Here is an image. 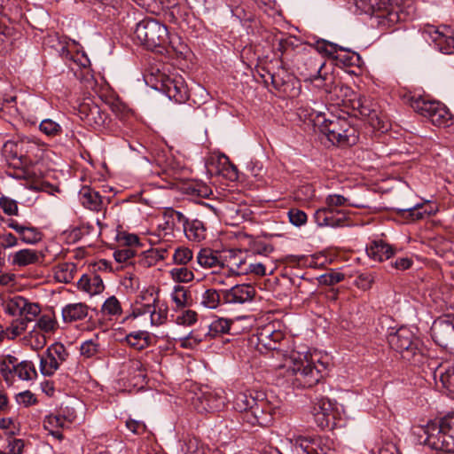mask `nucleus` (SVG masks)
I'll list each match as a JSON object with an SVG mask.
<instances>
[{
  "label": "nucleus",
  "instance_id": "f257e3e1",
  "mask_svg": "<svg viewBox=\"0 0 454 454\" xmlns=\"http://www.w3.org/2000/svg\"><path fill=\"white\" fill-rule=\"evenodd\" d=\"M287 366L290 381L294 388L316 387L315 394L325 393L326 386L322 381L327 364L320 360L316 364L309 360L307 355L301 356L299 353H293L290 357V364Z\"/></svg>",
  "mask_w": 454,
  "mask_h": 454
},
{
  "label": "nucleus",
  "instance_id": "f03ea898",
  "mask_svg": "<svg viewBox=\"0 0 454 454\" xmlns=\"http://www.w3.org/2000/svg\"><path fill=\"white\" fill-rule=\"evenodd\" d=\"M412 433L418 436L419 443L433 450L454 453V412L447 414L439 422L415 426Z\"/></svg>",
  "mask_w": 454,
  "mask_h": 454
},
{
  "label": "nucleus",
  "instance_id": "7ed1b4c3",
  "mask_svg": "<svg viewBox=\"0 0 454 454\" xmlns=\"http://www.w3.org/2000/svg\"><path fill=\"white\" fill-rule=\"evenodd\" d=\"M313 124L333 145L352 146L359 140L357 129L345 116L332 114L326 118L325 114L316 113Z\"/></svg>",
  "mask_w": 454,
  "mask_h": 454
},
{
  "label": "nucleus",
  "instance_id": "20e7f679",
  "mask_svg": "<svg viewBox=\"0 0 454 454\" xmlns=\"http://www.w3.org/2000/svg\"><path fill=\"white\" fill-rule=\"evenodd\" d=\"M399 98L403 104L410 106L415 112L428 119L438 127H448L452 123V114L440 101L416 96L411 92L403 93L399 90Z\"/></svg>",
  "mask_w": 454,
  "mask_h": 454
},
{
  "label": "nucleus",
  "instance_id": "39448f33",
  "mask_svg": "<svg viewBox=\"0 0 454 454\" xmlns=\"http://www.w3.org/2000/svg\"><path fill=\"white\" fill-rule=\"evenodd\" d=\"M134 33L145 48L158 53L164 52L169 39L167 26L153 18H146L137 23Z\"/></svg>",
  "mask_w": 454,
  "mask_h": 454
},
{
  "label": "nucleus",
  "instance_id": "423d86ee",
  "mask_svg": "<svg viewBox=\"0 0 454 454\" xmlns=\"http://www.w3.org/2000/svg\"><path fill=\"white\" fill-rule=\"evenodd\" d=\"M233 407L238 412L253 409L261 427H267L272 422L271 415L262 412L265 408V393L262 391L247 390L239 393L234 398Z\"/></svg>",
  "mask_w": 454,
  "mask_h": 454
},
{
  "label": "nucleus",
  "instance_id": "0eeeda50",
  "mask_svg": "<svg viewBox=\"0 0 454 454\" xmlns=\"http://www.w3.org/2000/svg\"><path fill=\"white\" fill-rule=\"evenodd\" d=\"M399 356L411 366H419L424 360L419 339L403 326L399 327Z\"/></svg>",
  "mask_w": 454,
  "mask_h": 454
},
{
  "label": "nucleus",
  "instance_id": "6e6552de",
  "mask_svg": "<svg viewBox=\"0 0 454 454\" xmlns=\"http://www.w3.org/2000/svg\"><path fill=\"white\" fill-rule=\"evenodd\" d=\"M313 45L317 52L334 59L344 67H360L362 63L361 56L357 52L352 51L325 39H317Z\"/></svg>",
  "mask_w": 454,
  "mask_h": 454
},
{
  "label": "nucleus",
  "instance_id": "1a4fd4ad",
  "mask_svg": "<svg viewBox=\"0 0 454 454\" xmlns=\"http://www.w3.org/2000/svg\"><path fill=\"white\" fill-rule=\"evenodd\" d=\"M399 193L403 200L402 207H399V220L401 218L411 217V220L421 219L425 215H430L431 211L422 210L423 204L419 202L411 190L406 181L399 177Z\"/></svg>",
  "mask_w": 454,
  "mask_h": 454
},
{
  "label": "nucleus",
  "instance_id": "9d476101",
  "mask_svg": "<svg viewBox=\"0 0 454 454\" xmlns=\"http://www.w3.org/2000/svg\"><path fill=\"white\" fill-rule=\"evenodd\" d=\"M154 88L179 104L184 103L189 98L187 84L181 75L162 74Z\"/></svg>",
  "mask_w": 454,
  "mask_h": 454
},
{
  "label": "nucleus",
  "instance_id": "9b49d317",
  "mask_svg": "<svg viewBox=\"0 0 454 454\" xmlns=\"http://www.w3.org/2000/svg\"><path fill=\"white\" fill-rule=\"evenodd\" d=\"M431 335L436 344L454 351V316L447 315L434 320Z\"/></svg>",
  "mask_w": 454,
  "mask_h": 454
},
{
  "label": "nucleus",
  "instance_id": "f8f14e48",
  "mask_svg": "<svg viewBox=\"0 0 454 454\" xmlns=\"http://www.w3.org/2000/svg\"><path fill=\"white\" fill-rule=\"evenodd\" d=\"M325 67V62L319 61L317 58H306L299 61L297 70L304 81L315 82L316 86L323 87V82L327 80V74H321V70Z\"/></svg>",
  "mask_w": 454,
  "mask_h": 454
},
{
  "label": "nucleus",
  "instance_id": "ddd939ff",
  "mask_svg": "<svg viewBox=\"0 0 454 454\" xmlns=\"http://www.w3.org/2000/svg\"><path fill=\"white\" fill-rule=\"evenodd\" d=\"M256 294L255 288L250 284H237L223 290V303L244 304L251 302Z\"/></svg>",
  "mask_w": 454,
  "mask_h": 454
},
{
  "label": "nucleus",
  "instance_id": "4468645a",
  "mask_svg": "<svg viewBox=\"0 0 454 454\" xmlns=\"http://www.w3.org/2000/svg\"><path fill=\"white\" fill-rule=\"evenodd\" d=\"M424 34L429 35L441 52L454 54V35L450 28L444 27L442 29H440L431 26L424 30Z\"/></svg>",
  "mask_w": 454,
  "mask_h": 454
},
{
  "label": "nucleus",
  "instance_id": "2eb2a0df",
  "mask_svg": "<svg viewBox=\"0 0 454 454\" xmlns=\"http://www.w3.org/2000/svg\"><path fill=\"white\" fill-rule=\"evenodd\" d=\"M256 337L259 350H262V348L268 350H277L279 348L280 341L284 339V334L281 331L275 330L273 325H267L258 330Z\"/></svg>",
  "mask_w": 454,
  "mask_h": 454
},
{
  "label": "nucleus",
  "instance_id": "dca6fc26",
  "mask_svg": "<svg viewBox=\"0 0 454 454\" xmlns=\"http://www.w3.org/2000/svg\"><path fill=\"white\" fill-rule=\"evenodd\" d=\"M192 403L200 413L215 412L224 406V399L214 392H202L196 395Z\"/></svg>",
  "mask_w": 454,
  "mask_h": 454
},
{
  "label": "nucleus",
  "instance_id": "f3484780",
  "mask_svg": "<svg viewBox=\"0 0 454 454\" xmlns=\"http://www.w3.org/2000/svg\"><path fill=\"white\" fill-rule=\"evenodd\" d=\"M7 226L14 230L19 235V239L26 244H36L43 238V233L29 223H20L14 219H9Z\"/></svg>",
  "mask_w": 454,
  "mask_h": 454
},
{
  "label": "nucleus",
  "instance_id": "a211bd4d",
  "mask_svg": "<svg viewBox=\"0 0 454 454\" xmlns=\"http://www.w3.org/2000/svg\"><path fill=\"white\" fill-rule=\"evenodd\" d=\"M372 14L381 19L380 24L391 27L397 22V12L393 11L390 0H372Z\"/></svg>",
  "mask_w": 454,
  "mask_h": 454
},
{
  "label": "nucleus",
  "instance_id": "6ab92c4d",
  "mask_svg": "<svg viewBox=\"0 0 454 454\" xmlns=\"http://www.w3.org/2000/svg\"><path fill=\"white\" fill-rule=\"evenodd\" d=\"M265 71L274 89L280 90L286 84V71L283 67L282 59L279 58L276 62L270 61L262 67Z\"/></svg>",
  "mask_w": 454,
  "mask_h": 454
},
{
  "label": "nucleus",
  "instance_id": "aec40b11",
  "mask_svg": "<svg viewBox=\"0 0 454 454\" xmlns=\"http://www.w3.org/2000/svg\"><path fill=\"white\" fill-rule=\"evenodd\" d=\"M366 254L374 261L382 262L392 257L395 249L382 239H374L366 246Z\"/></svg>",
  "mask_w": 454,
  "mask_h": 454
},
{
  "label": "nucleus",
  "instance_id": "412c9836",
  "mask_svg": "<svg viewBox=\"0 0 454 454\" xmlns=\"http://www.w3.org/2000/svg\"><path fill=\"white\" fill-rule=\"evenodd\" d=\"M43 252H37L32 249H21L12 255V265L26 267L30 264L42 263L44 258Z\"/></svg>",
  "mask_w": 454,
  "mask_h": 454
},
{
  "label": "nucleus",
  "instance_id": "4be33fe9",
  "mask_svg": "<svg viewBox=\"0 0 454 454\" xmlns=\"http://www.w3.org/2000/svg\"><path fill=\"white\" fill-rule=\"evenodd\" d=\"M89 307L85 303H70L62 309V318L65 323L82 320L88 316Z\"/></svg>",
  "mask_w": 454,
  "mask_h": 454
},
{
  "label": "nucleus",
  "instance_id": "5701e85b",
  "mask_svg": "<svg viewBox=\"0 0 454 454\" xmlns=\"http://www.w3.org/2000/svg\"><path fill=\"white\" fill-rule=\"evenodd\" d=\"M197 264L202 268L224 267L223 256L211 248H201L197 254Z\"/></svg>",
  "mask_w": 454,
  "mask_h": 454
},
{
  "label": "nucleus",
  "instance_id": "b1692460",
  "mask_svg": "<svg viewBox=\"0 0 454 454\" xmlns=\"http://www.w3.org/2000/svg\"><path fill=\"white\" fill-rule=\"evenodd\" d=\"M223 261L224 266L229 267L232 272H234L235 270L237 271L244 270L247 264V259L243 256L241 250L231 249L227 251L223 257Z\"/></svg>",
  "mask_w": 454,
  "mask_h": 454
},
{
  "label": "nucleus",
  "instance_id": "393cba45",
  "mask_svg": "<svg viewBox=\"0 0 454 454\" xmlns=\"http://www.w3.org/2000/svg\"><path fill=\"white\" fill-rule=\"evenodd\" d=\"M82 204L95 211H99L102 206V199L99 193L90 187H83L80 192Z\"/></svg>",
  "mask_w": 454,
  "mask_h": 454
},
{
  "label": "nucleus",
  "instance_id": "a878e982",
  "mask_svg": "<svg viewBox=\"0 0 454 454\" xmlns=\"http://www.w3.org/2000/svg\"><path fill=\"white\" fill-rule=\"evenodd\" d=\"M151 335L146 331L132 332L125 337L127 343L137 350H143L151 344Z\"/></svg>",
  "mask_w": 454,
  "mask_h": 454
},
{
  "label": "nucleus",
  "instance_id": "bb28decb",
  "mask_svg": "<svg viewBox=\"0 0 454 454\" xmlns=\"http://www.w3.org/2000/svg\"><path fill=\"white\" fill-rule=\"evenodd\" d=\"M184 232L189 240L200 242L206 238V227L200 220H192L184 228Z\"/></svg>",
  "mask_w": 454,
  "mask_h": 454
},
{
  "label": "nucleus",
  "instance_id": "cd10ccee",
  "mask_svg": "<svg viewBox=\"0 0 454 454\" xmlns=\"http://www.w3.org/2000/svg\"><path fill=\"white\" fill-rule=\"evenodd\" d=\"M223 290H216L214 288L207 289L201 297V304L211 309H215L218 308L220 305L223 303Z\"/></svg>",
  "mask_w": 454,
  "mask_h": 454
},
{
  "label": "nucleus",
  "instance_id": "c85d7f7f",
  "mask_svg": "<svg viewBox=\"0 0 454 454\" xmlns=\"http://www.w3.org/2000/svg\"><path fill=\"white\" fill-rule=\"evenodd\" d=\"M96 12L107 19L115 18L119 13V0H96Z\"/></svg>",
  "mask_w": 454,
  "mask_h": 454
},
{
  "label": "nucleus",
  "instance_id": "c756f323",
  "mask_svg": "<svg viewBox=\"0 0 454 454\" xmlns=\"http://www.w3.org/2000/svg\"><path fill=\"white\" fill-rule=\"evenodd\" d=\"M323 392H318L315 394V404L313 407V411L318 413H324V415L331 416L335 418L334 411H333V403L331 402L329 398L323 395Z\"/></svg>",
  "mask_w": 454,
  "mask_h": 454
},
{
  "label": "nucleus",
  "instance_id": "7c9ffc66",
  "mask_svg": "<svg viewBox=\"0 0 454 454\" xmlns=\"http://www.w3.org/2000/svg\"><path fill=\"white\" fill-rule=\"evenodd\" d=\"M164 217L166 218V228L171 230L175 228L176 223H181L182 228L184 229L190 221L184 215L182 212L176 211L172 207L166 208V210L164 211Z\"/></svg>",
  "mask_w": 454,
  "mask_h": 454
},
{
  "label": "nucleus",
  "instance_id": "2f4dec72",
  "mask_svg": "<svg viewBox=\"0 0 454 454\" xmlns=\"http://www.w3.org/2000/svg\"><path fill=\"white\" fill-rule=\"evenodd\" d=\"M75 271L76 266L74 263H61L56 269L55 278L59 282L70 283L74 278Z\"/></svg>",
  "mask_w": 454,
  "mask_h": 454
},
{
  "label": "nucleus",
  "instance_id": "473e14b6",
  "mask_svg": "<svg viewBox=\"0 0 454 454\" xmlns=\"http://www.w3.org/2000/svg\"><path fill=\"white\" fill-rule=\"evenodd\" d=\"M167 53L173 52L177 58H184L188 51V46L181 41L180 37L175 36L168 39L166 49Z\"/></svg>",
  "mask_w": 454,
  "mask_h": 454
},
{
  "label": "nucleus",
  "instance_id": "72a5a7b5",
  "mask_svg": "<svg viewBox=\"0 0 454 454\" xmlns=\"http://www.w3.org/2000/svg\"><path fill=\"white\" fill-rule=\"evenodd\" d=\"M347 213L338 208L328 207L325 227H340L347 221Z\"/></svg>",
  "mask_w": 454,
  "mask_h": 454
},
{
  "label": "nucleus",
  "instance_id": "f704fd0d",
  "mask_svg": "<svg viewBox=\"0 0 454 454\" xmlns=\"http://www.w3.org/2000/svg\"><path fill=\"white\" fill-rule=\"evenodd\" d=\"M14 372L22 380H30L37 376L35 367L31 361H21L17 364Z\"/></svg>",
  "mask_w": 454,
  "mask_h": 454
},
{
  "label": "nucleus",
  "instance_id": "c9c22d12",
  "mask_svg": "<svg viewBox=\"0 0 454 454\" xmlns=\"http://www.w3.org/2000/svg\"><path fill=\"white\" fill-rule=\"evenodd\" d=\"M106 118L107 114L96 105L90 107L89 112L85 115V121L90 125H95L98 128L105 124Z\"/></svg>",
  "mask_w": 454,
  "mask_h": 454
},
{
  "label": "nucleus",
  "instance_id": "e433bc0d",
  "mask_svg": "<svg viewBox=\"0 0 454 454\" xmlns=\"http://www.w3.org/2000/svg\"><path fill=\"white\" fill-rule=\"evenodd\" d=\"M231 323L232 322L231 320H227L224 318H218V319L213 321L208 325V332L207 334L212 338H215L219 334L227 333L231 331Z\"/></svg>",
  "mask_w": 454,
  "mask_h": 454
},
{
  "label": "nucleus",
  "instance_id": "4c0bfd02",
  "mask_svg": "<svg viewBox=\"0 0 454 454\" xmlns=\"http://www.w3.org/2000/svg\"><path fill=\"white\" fill-rule=\"evenodd\" d=\"M437 373L442 387L454 393V366L439 369Z\"/></svg>",
  "mask_w": 454,
  "mask_h": 454
},
{
  "label": "nucleus",
  "instance_id": "58836bf2",
  "mask_svg": "<svg viewBox=\"0 0 454 454\" xmlns=\"http://www.w3.org/2000/svg\"><path fill=\"white\" fill-rule=\"evenodd\" d=\"M159 302V290H155L153 286H151L142 291L137 296L135 304H153L157 306Z\"/></svg>",
  "mask_w": 454,
  "mask_h": 454
},
{
  "label": "nucleus",
  "instance_id": "ea45409f",
  "mask_svg": "<svg viewBox=\"0 0 454 454\" xmlns=\"http://www.w3.org/2000/svg\"><path fill=\"white\" fill-rule=\"evenodd\" d=\"M416 10L414 0H402L399 3V21L413 20L416 16Z\"/></svg>",
  "mask_w": 454,
  "mask_h": 454
},
{
  "label": "nucleus",
  "instance_id": "a19ab883",
  "mask_svg": "<svg viewBox=\"0 0 454 454\" xmlns=\"http://www.w3.org/2000/svg\"><path fill=\"white\" fill-rule=\"evenodd\" d=\"M28 302L29 301L22 296H15L8 303V311L12 316L20 315L22 317Z\"/></svg>",
  "mask_w": 454,
  "mask_h": 454
},
{
  "label": "nucleus",
  "instance_id": "79ce46f5",
  "mask_svg": "<svg viewBox=\"0 0 454 454\" xmlns=\"http://www.w3.org/2000/svg\"><path fill=\"white\" fill-rule=\"evenodd\" d=\"M14 40V29L10 27L0 26V51H7L12 45Z\"/></svg>",
  "mask_w": 454,
  "mask_h": 454
},
{
  "label": "nucleus",
  "instance_id": "37998d69",
  "mask_svg": "<svg viewBox=\"0 0 454 454\" xmlns=\"http://www.w3.org/2000/svg\"><path fill=\"white\" fill-rule=\"evenodd\" d=\"M39 129L48 137H55L61 133V126L51 119L43 120L40 123Z\"/></svg>",
  "mask_w": 454,
  "mask_h": 454
},
{
  "label": "nucleus",
  "instance_id": "c03bdc74",
  "mask_svg": "<svg viewBox=\"0 0 454 454\" xmlns=\"http://www.w3.org/2000/svg\"><path fill=\"white\" fill-rule=\"evenodd\" d=\"M102 312L109 316H117L121 314V306L115 296L107 298L102 305Z\"/></svg>",
  "mask_w": 454,
  "mask_h": 454
},
{
  "label": "nucleus",
  "instance_id": "a18cd8bd",
  "mask_svg": "<svg viewBox=\"0 0 454 454\" xmlns=\"http://www.w3.org/2000/svg\"><path fill=\"white\" fill-rule=\"evenodd\" d=\"M345 278V275L341 272L330 270L317 278L320 285L333 286L337 283L341 282Z\"/></svg>",
  "mask_w": 454,
  "mask_h": 454
},
{
  "label": "nucleus",
  "instance_id": "49530a36",
  "mask_svg": "<svg viewBox=\"0 0 454 454\" xmlns=\"http://www.w3.org/2000/svg\"><path fill=\"white\" fill-rule=\"evenodd\" d=\"M168 317V308H162L161 306L157 303V306H154V308L152 310L151 313V324L153 325H163L167 321Z\"/></svg>",
  "mask_w": 454,
  "mask_h": 454
},
{
  "label": "nucleus",
  "instance_id": "de8ad7c7",
  "mask_svg": "<svg viewBox=\"0 0 454 454\" xmlns=\"http://www.w3.org/2000/svg\"><path fill=\"white\" fill-rule=\"evenodd\" d=\"M193 256V253L188 247H178L173 254V261L176 264L185 265Z\"/></svg>",
  "mask_w": 454,
  "mask_h": 454
},
{
  "label": "nucleus",
  "instance_id": "09e8293b",
  "mask_svg": "<svg viewBox=\"0 0 454 454\" xmlns=\"http://www.w3.org/2000/svg\"><path fill=\"white\" fill-rule=\"evenodd\" d=\"M51 354L56 356L59 362H65L69 356L65 346L60 342H55L47 348L45 355Z\"/></svg>",
  "mask_w": 454,
  "mask_h": 454
},
{
  "label": "nucleus",
  "instance_id": "8fccbe9b",
  "mask_svg": "<svg viewBox=\"0 0 454 454\" xmlns=\"http://www.w3.org/2000/svg\"><path fill=\"white\" fill-rule=\"evenodd\" d=\"M172 278L177 282H190L194 278L193 272L185 267L175 268L170 271Z\"/></svg>",
  "mask_w": 454,
  "mask_h": 454
},
{
  "label": "nucleus",
  "instance_id": "3c124183",
  "mask_svg": "<svg viewBox=\"0 0 454 454\" xmlns=\"http://www.w3.org/2000/svg\"><path fill=\"white\" fill-rule=\"evenodd\" d=\"M287 215L290 223L294 226L300 227L307 222L306 213L299 208L289 209Z\"/></svg>",
  "mask_w": 454,
  "mask_h": 454
},
{
  "label": "nucleus",
  "instance_id": "603ef678",
  "mask_svg": "<svg viewBox=\"0 0 454 454\" xmlns=\"http://www.w3.org/2000/svg\"><path fill=\"white\" fill-rule=\"evenodd\" d=\"M0 207L8 215H18L17 201L5 196L0 198Z\"/></svg>",
  "mask_w": 454,
  "mask_h": 454
},
{
  "label": "nucleus",
  "instance_id": "864d4df0",
  "mask_svg": "<svg viewBox=\"0 0 454 454\" xmlns=\"http://www.w3.org/2000/svg\"><path fill=\"white\" fill-rule=\"evenodd\" d=\"M188 293L182 286H176L172 294V300L177 307L183 308L187 304Z\"/></svg>",
  "mask_w": 454,
  "mask_h": 454
},
{
  "label": "nucleus",
  "instance_id": "5fc2aeb1",
  "mask_svg": "<svg viewBox=\"0 0 454 454\" xmlns=\"http://www.w3.org/2000/svg\"><path fill=\"white\" fill-rule=\"evenodd\" d=\"M36 325L42 331L50 333L56 329L57 321L50 315H43L39 317Z\"/></svg>",
  "mask_w": 454,
  "mask_h": 454
},
{
  "label": "nucleus",
  "instance_id": "6e6d98bb",
  "mask_svg": "<svg viewBox=\"0 0 454 454\" xmlns=\"http://www.w3.org/2000/svg\"><path fill=\"white\" fill-rule=\"evenodd\" d=\"M81 354L87 357H92L99 351V345L93 340H86L81 345Z\"/></svg>",
  "mask_w": 454,
  "mask_h": 454
},
{
  "label": "nucleus",
  "instance_id": "4d7b16f0",
  "mask_svg": "<svg viewBox=\"0 0 454 454\" xmlns=\"http://www.w3.org/2000/svg\"><path fill=\"white\" fill-rule=\"evenodd\" d=\"M250 250L253 254L267 255L270 254L274 248L270 244L264 243L261 240H254L250 244Z\"/></svg>",
  "mask_w": 454,
  "mask_h": 454
},
{
  "label": "nucleus",
  "instance_id": "13d9d810",
  "mask_svg": "<svg viewBox=\"0 0 454 454\" xmlns=\"http://www.w3.org/2000/svg\"><path fill=\"white\" fill-rule=\"evenodd\" d=\"M41 309L37 303L28 302L26 306L21 320L27 322L33 321L40 313Z\"/></svg>",
  "mask_w": 454,
  "mask_h": 454
},
{
  "label": "nucleus",
  "instance_id": "bf43d9fd",
  "mask_svg": "<svg viewBox=\"0 0 454 454\" xmlns=\"http://www.w3.org/2000/svg\"><path fill=\"white\" fill-rule=\"evenodd\" d=\"M248 273H253L256 276H265L266 275V269L265 266L261 263H249L247 267L245 266L244 270L241 271H236L237 275H245Z\"/></svg>",
  "mask_w": 454,
  "mask_h": 454
},
{
  "label": "nucleus",
  "instance_id": "052dcab7",
  "mask_svg": "<svg viewBox=\"0 0 454 454\" xmlns=\"http://www.w3.org/2000/svg\"><path fill=\"white\" fill-rule=\"evenodd\" d=\"M314 420L317 427L321 429L332 427L333 425L334 417L324 415V413H318L315 411H312Z\"/></svg>",
  "mask_w": 454,
  "mask_h": 454
},
{
  "label": "nucleus",
  "instance_id": "680f3d73",
  "mask_svg": "<svg viewBox=\"0 0 454 454\" xmlns=\"http://www.w3.org/2000/svg\"><path fill=\"white\" fill-rule=\"evenodd\" d=\"M16 401L19 403L23 404L25 407H28L37 403V399L35 395L29 390H26L17 394Z\"/></svg>",
  "mask_w": 454,
  "mask_h": 454
},
{
  "label": "nucleus",
  "instance_id": "e2e57ef3",
  "mask_svg": "<svg viewBox=\"0 0 454 454\" xmlns=\"http://www.w3.org/2000/svg\"><path fill=\"white\" fill-rule=\"evenodd\" d=\"M136 254V252L131 247H124L119 250H116L114 253V258L117 262H127L129 259L133 258Z\"/></svg>",
  "mask_w": 454,
  "mask_h": 454
},
{
  "label": "nucleus",
  "instance_id": "0e129e2a",
  "mask_svg": "<svg viewBox=\"0 0 454 454\" xmlns=\"http://www.w3.org/2000/svg\"><path fill=\"white\" fill-rule=\"evenodd\" d=\"M182 454H206L205 450L199 446L196 440H189L182 446Z\"/></svg>",
  "mask_w": 454,
  "mask_h": 454
},
{
  "label": "nucleus",
  "instance_id": "69168bd1",
  "mask_svg": "<svg viewBox=\"0 0 454 454\" xmlns=\"http://www.w3.org/2000/svg\"><path fill=\"white\" fill-rule=\"evenodd\" d=\"M325 203L328 207L337 208L347 205L348 199L340 194H331L326 197Z\"/></svg>",
  "mask_w": 454,
  "mask_h": 454
},
{
  "label": "nucleus",
  "instance_id": "338daca9",
  "mask_svg": "<svg viewBox=\"0 0 454 454\" xmlns=\"http://www.w3.org/2000/svg\"><path fill=\"white\" fill-rule=\"evenodd\" d=\"M295 37H286V38H280L278 42L277 45V51L281 53V59L282 55L286 53L289 49H294L296 45L294 43Z\"/></svg>",
  "mask_w": 454,
  "mask_h": 454
},
{
  "label": "nucleus",
  "instance_id": "774afa93",
  "mask_svg": "<svg viewBox=\"0 0 454 454\" xmlns=\"http://www.w3.org/2000/svg\"><path fill=\"white\" fill-rule=\"evenodd\" d=\"M126 427L135 434H142L145 432L146 429L144 422L131 419L126 421Z\"/></svg>",
  "mask_w": 454,
  "mask_h": 454
}]
</instances>
